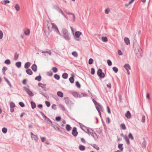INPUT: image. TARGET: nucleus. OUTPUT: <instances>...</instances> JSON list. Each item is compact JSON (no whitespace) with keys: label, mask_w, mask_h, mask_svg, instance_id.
I'll use <instances>...</instances> for the list:
<instances>
[{"label":"nucleus","mask_w":152,"mask_h":152,"mask_svg":"<svg viewBox=\"0 0 152 152\" xmlns=\"http://www.w3.org/2000/svg\"><path fill=\"white\" fill-rule=\"evenodd\" d=\"M51 25V23L48 21L45 20L44 22L43 31L46 37H48L50 35L52 31V28H50Z\"/></svg>","instance_id":"1"},{"label":"nucleus","mask_w":152,"mask_h":152,"mask_svg":"<svg viewBox=\"0 0 152 152\" xmlns=\"http://www.w3.org/2000/svg\"><path fill=\"white\" fill-rule=\"evenodd\" d=\"M62 32L63 33V37L66 40L69 41L70 39L69 33L66 29L63 28L62 30Z\"/></svg>","instance_id":"2"},{"label":"nucleus","mask_w":152,"mask_h":152,"mask_svg":"<svg viewBox=\"0 0 152 152\" xmlns=\"http://www.w3.org/2000/svg\"><path fill=\"white\" fill-rule=\"evenodd\" d=\"M39 113L41 114L45 120L50 125H53L52 121L41 111H39Z\"/></svg>","instance_id":"3"},{"label":"nucleus","mask_w":152,"mask_h":152,"mask_svg":"<svg viewBox=\"0 0 152 152\" xmlns=\"http://www.w3.org/2000/svg\"><path fill=\"white\" fill-rule=\"evenodd\" d=\"M24 90L28 94V95L31 97H32L34 96V94L31 91L30 89L26 87H23Z\"/></svg>","instance_id":"4"},{"label":"nucleus","mask_w":152,"mask_h":152,"mask_svg":"<svg viewBox=\"0 0 152 152\" xmlns=\"http://www.w3.org/2000/svg\"><path fill=\"white\" fill-rule=\"evenodd\" d=\"M97 74V75L100 78H103L105 77V74L102 72V69H98Z\"/></svg>","instance_id":"5"},{"label":"nucleus","mask_w":152,"mask_h":152,"mask_svg":"<svg viewBox=\"0 0 152 152\" xmlns=\"http://www.w3.org/2000/svg\"><path fill=\"white\" fill-rule=\"evenodd\" d=\"M78 134V132L77 131V128L76 127H74L72 129V134L74 137H76Z\"/></svg>","instance_id":"6"},{"label":"nucleus","mask_w":152,"mask_h":152,"mask_svg":"<svg viewBox=\"0 0 152 152\" xmlns=\"http://www.w3.org/2000/svg\"><path fill=\"white\" fill-rule=\"evenodd\" d=\"M91 131H90L89 129H87V131H85V132L87 133L88 134H90L91 135L93 136V137L95 138L94 135V133L93 132L94 131L93 130L91 129H90Z\"/></svg>","instance_id":"7"},{"label":"nucleus","mask_w":152,"mask_h":152,"mask_svg":"<svg viewBox=\"0 0 152 152\" xmlns=\"http://www.w3.org/2000/svg\"><path fill=\"white\" fill-rule=\"evenodd\" d=\"M31 135L33 140H35L36 142L38 141V137L37 136L34 134L32 132H31Z\"/></svg>","instance_id":"8"},{"label":"nucleus","mask_w":152,"mask_h":152,"mask_svg":"<svg viewBox=\"0 0 152 152\" xmlns=\"http://www.w3.org/2000/svg\"><path fill=\"white\" fill-rule=\"evenodd\" d=\"M74 77L75 75L74 74L72 73L71 74V77L69 79V81L71 83H74L75 80Z\"/></svg>","instance_id":"9"},{"label":"nucleus","mask_w":152,"mask_h":152,"mask_svg":"<svg viewBox=\"0 0 152 152\" xmlns=\"http://www.w3.org/2000/svg\"><path fill=\"white\" fill-rule=\"evenodd\" d=\"M92 101L95 104V106L97 105L100 108L101 110H102V107L99 103H97L94 99H92Z\"/></svg>","instance_id":"10"},{"label":"nucleus","mask_w":152,"mask_h":152,"mask_svg":"<svg viewBox=\"0 0 152 152\" xmlns=\"http://www.w3.org/2000/svg\"><path fill=\"white\" fill-rule=\"evenodd\" d=\"M64 99L65 100V102L66 105L67 106L69 105V102L70 101L69 98L68 97H64Z\"/></svg>","instance_id":"11"},{"label":"nucleus","mask_w":152,"mask_h":152,"mask_svg":"<svg viewBox=\"0 0 152 152\" xmlns=\"http://www.w3.org/2000/svg\"><path fill=\"white\" fill-rule=\"evenodd\" d=\"M125 115L128 119H130L131 117V114L129 111H127Z\"/></svg>","instance_id":"12"},{"label":"nucleus","mask_w":152,"mask_h":152,"mask_svg":"<svg viewBox=\"0 0 152 152\" xmlns=\"http://www.w3.org/2000/svg\"><path fill=\"white\" fill-rule=\"evenodd\" d=\"M82 33L79 31H77L75 33V36L77 38H79Z\"/></svg>","instance_id":"13"},{"label":"nucleus","mask_w":152,"mask_h":152,"mask_svg":"<svg viewBox=\"0 0 152 152\" xmlns=\"http://www.w3.org/2000/svg\"><path fill=\"white\" fill-rule=\"evenodd\" d=\"M31 68L32 69L34 72H36L37 70V66L36 64H33L32 65Z\"/></svg>","instance_id":"14"},{"label":"nucleus","mask_w":152,"mask_h":152,"mask_svg":"<svg viewBox=\"0 0 152 152\" xmlns=\"http://www.w3.org/2000/svg\"><path fill=\"white\" fill-rule=\"evenodd\" d=\"M79 125H80V127L81 128V129L83 130L84 131H85V129H88L84 125L82 124H81L80 123H79Z\"/></svg>","instance_id":"15"},{"label":"nucleus","mask_w":152,"mask_h":152,"mask_svg":"<svg viewBox=\"0 0 152 152\" xmlns=\"http://www.w3.org/2000/svg\"><path fill=\"white\" fill-rule=\"evenodd\" d=\"M26 72L27 74L29 75H31L33 74V72L30 69H27L26 70Z\"/></svg>","instance_id":"16"},{"label":"nucleus","mask_w":152,"mask_h":152,"mask_svg":"<svg viewBox=\"0 0 152 152\" xmlns=\"http://www.w3.org/2000/svg\"><path fill=\"white\" fill-rule=\"evenodd\" d=\"M124 67L126 70L131 69V67L128 64H125L124 66Z\"/></svg>","instance_id":"17"},{"label":"nucleus","mask_w":152,"mask_h":152,"mask_svg":"<svg viewBox=\"0 0 152 152\" xmlns=\"http://www.w3.org/2000/svg\"><path fill=\"white\" fill-rule=\"evenodd\" d=\"M31 65V63L29 62H28L25 64L24 68L25 69H28Z\"/></svg>","instance_id":"18"},{"label":"nucleus","mask_w":152,"mask_h":152,"mask_svg":"<svg viewBox=\"0 0 152 152\" xmlns=\"http://www.w3.org/2000/svg\"><path fill=\"white\" fill-rule=\"evenodd\" d=\"M124 41L125 43L127 45H128L130 44L129 40L128 38L125 37L124 38Z\"/></svg>","instance_id":"19"},{"label":"nucleus","mask_w":152,"mask_h":152,"mask_svg":"<svg viewBox=\"0 0 152 152\" xmlns=\"http://www.w3.org/2000/svg\"><path fill=\"white\" fill-rule=\"evenodd\" d=\"M57 11L61 13L67 19V18L64 12H63V11L61 10V9L59 8Z\"/></svg>","instance_id":"20"},{"label":"nucleus","mask_w":152,"mask_h":152,"mask_svg":"<svg viewBox=\"0 0 152 152\" xmlns=\"http://www.w3.org/2000/svg\"><path fill=\"white\" fill-rule=\"evenodd\" d=\"M31 107L32 109H34L36 107L35 103L33 101H31Z\"/></svg>","instance_id":"21"},{"label":"nucleus","mask_w":152,"mask_h":152,"mask_svg":"<svg viewBox=\"0 0 152 152\" xmlns=\"http://www.w3.org/2000/svg\"><path fill=\"white\" fill-rule=\"evenodd\" d=\"M72 95L75 97L77 98L80 95L76 92H73L72 93Z\"/></svg>","instance_id":"22"},{"label":"nucleus","mask_w":152,"mask_h":152,"mask_svg":"<svg viewBox=\"0 0 152 152\" xmlns=\"http://www.w3.org/2000/svg\"><path fill=\"white\" fill-rule=\"evenodd\" d=\"M51 126H52L55 130H57L60 132H61L60 129L57 126L53 124V125H51Z\"/></svg>","instance_id":"23"},{"label":"nucleus","mask_w":152,"mask_h":152,"mask_svg":"<svg viewBox=\"0 0 152 152\" xmlns=\"http://www.w3.org/2000/svg\"><path fill=\"white\" fill-rule=\"evenodd\" d=\"M41 76L40 75H39V76L36 77L35 78V80H37L39 82L41 80Z\"/></svg>","instance_id":"24"},{"label":"nucleus","mask_w":152,"mask_h":152,"mask_svg":"<svg viewBox=\"0 0 152 152\" xmlns=\"http://www.w3.org/2000/svg\"><path fill=\"white\" fill-rule=\"evenodd\" d=\"M124 139L128 145H129L130 143V142L129 139L127 137V136L126 135L124 137Z\"/></svg>","instance_id":"25"},{"label":"nucleus","mask_w":152,"mask_h":152,"mask_svg":"<svg viewBox=\"0 0 152 152\" xmlns=\"http://www.w3.org/2000/svg\"><path fill=\"white\" fill-rule=\"evenodd\" d=\"M67 14H68L69 15H71L72 16H71V17L72 18L73 20V21H75V16L74 14L70 12H67Z\"/></svg>","instance_id":"26"},{"label":"nucleus","mask_w":152,"mask_h":152,"mask_svg":"<svg viewBox=\"0 0 152 152\" xmlns=\"http://www.w3.org/2000/svg\"><path fill=\"white\" fill-rule=\"evenodd\" d=\"M68 75L67 73L64 72L62 75V77L64 79H66L68 78Z\"/></svg>","instance_id":"27"},{"label":"nucleus","mask_w":152,"mask_h":152,"mask_svg":"<svg viewBox=\"0 0 152 152\" xmlns=\"http://www.w3.org/2000/svg\"><path fill=\"white\" fill-rule=\"evenodd\" d=\"M54 31L57 34L59 35H61V34L60 33L59 31L58 30V28L56 27V28L53 29Z\"/></svg>","instance_id":"28"},{"label":"nucleus","mask_w":152,"mask_h":152,"mask_svg":"<svg viewBox=\"0 0 152 152\" xmlns=\"http://www.w3.org/2000/svg\"><path fill=\"white\" fill-rule=\"evenodd\" d=\"M57 95L58 96L61 97H62L63 96V93L61 91H58L57 92Z\"/></svg>","instance_id":"29"},{"label":"nucleus","mask_w":152,"mask_h":152,"mask_svg":"<svg viewBox=\"0 0 152 152\" xmlns=\"http://www.w3.org/2000/svg\"><path fill=\"white\" fill-rule=\"evenodd\" d=\"M91 145L94 148L96 149L98 151L99 150V147L96 145L95 144H93V145Z\"/></svg>","instance_id":"30"},{"label":"nucleus","mask_w":152,"mask_h":152,"mask_svg":"<svg viewBox=\"0 0 152 152\" xmlns=\"http://www.w3.org/2000/svg\"><path fill=\"white\" fill-rule=\"evenodd\" d=\"M79 149L81 151H83L85 149V147L83 145H80L79 146Z\"/></svg>","instance_id":"31"},{"label":"nucleus","mask_w":152,"mask_h":152,"mask_svg":"<svg viewBox=\"0 0 152 152\" xmlns=\"http://www.w3.org/2000/svg\"><path fill=\"white\" fill-rule=\"evenodd\" d=\"M71 127L69 124H67L66 125V129L68 131H69L71 129Z\"/></svg>","instance_id":"32"},{"label":"nucleus","mask_w":152,"mask_h":152,"mask_svg":"<svg viewBox=\"0 0 152 152\" xmlns=\"http://www.w3.org/2000/svg\"><path fill=\"white\" fill-rule=\"evenodd\" d=\"M21 63L20 62H18L16 63L15 65L18 68H20L21 66Z\"/></svg>","instance_id":"33"},{"label":"nucleus","mask_w":152,"mask_h":152,"mask_svg":"<svg viewBox=\"0 0 152 152\" xmlns=\"http://www.w3.org/2000/svg\"><path fill=\"white\" fill-rule=\"evenodd\" d=\"M15 7V10L17 11H18L20 10V7L19 5L18 4H16Z\"/></svg>","instance_id":"34"},{"label":"nucleus","mask_w":152,"mask_h":152,"mask_svg":"<svg viewBox=\"0 0 152 152\" xmlns=\"http://www.w3.org/2000/svg\"><path fill=\"white\" fill-rule=\"evenodd\" d=\"M41 53H48V54L50 56L51 55L52 53L50 51H42Z\"/></svg>","instance_id":"35"},{"label":"nucleus","mask_w":152,"mask_h":152,"mask_svg":"<svg viewBox=\"0 0 152 152\" xmlns=\"http://www.w3.org/2000/svg\"><path fill=\"white\" fill-rule=\"evenodd\" d=\"M123 144H120L118 145V147L120 150L121 151H122L123 150V148L122 147Z\"/></svg>","instance_id":"36"},{"label":"nucleus","mask_w":152,"mask_h":152,"mask_svg":"<svg viewBox=\"0 0 152 152\" xmlns=\"http://www.w3.org/2000/svg\"><path fill=\"white\" fill-rule=\"evenodd\" d=\"M30 33V31L29 29H28L24 31V34L26 35H28Z\"/></svg>","instance_id":"37"},{"label":"nucleus","mask_w":152,"mask_h":152,"mask_svg":"<svg viewBox=\"0 0 152 152\" xmlns=\"http://www.w3.org/2000/svg\"><path fill=\"white\" fill-rule=\"evenodd\" d=\"M19 56V54L17 53H15L14 57V59L15 60H16L18 59Z\"/></svg>","instance_id":"38"},{"label":"nucleus","mask_w":152,"mask_h":152,"mask_svg":"<svg viewBox=\"0 0 152 152\" xmlns=\"http://www.w3.org/2000/svg\"><path fill=\"white\" fill-rule=\"evenodd\" d=\"M102 41L104 42H107L108 40L107 38L106 37H102Z\"/></svg>","instance_id":"39"},{"label":"nucleus","mask_w":152,"mask_h":152,"mask_svg":"<svg viewBox=\"0 0 152 152\" xmlns=\"http://www.w3.org/2000/svg\"><path fill=\"white\" fill-rule=\"evenodd\" d=\"M10 107H15V103L12 102H10Z\"/></svg>","instance_id":"40"},{"label":"nucleus","mask_w":152,"mask_h":152,"mask_svg":"<svg viewBox=\"0 0 152 152\" xmlns=\"http://www.w3.org/2000/svg\"><path fill=\"white\" fill-rule=\"evenodd\" d=\"M54 77L57 80H59L60 78V76L58 74H56L54 75Z\"/></svg>","instance_id":"41"},{"label":"nucleus","mask_w":152,"mask_h":152,"mask_svg":"<svg viewBox=\"0 0 152 152\" xmlns=\"http://www.w3.org/2000/svg\"><path fill=\"white\" fill-rule=\"evenodd\" d=\"M2 132L4 134L6 133L7 131V129L5 128L4 127L2 129Z\"/></svg>","instance_id":"42"},{"label":"nucleus","mask_w":152,"mask_h":152,"mask_svg":"<svg viewBox=\"0 0 152 152\" xmlns=\"http://www.w3.org/2000/svg\"><path fill=\"white\" fill-rule=\"evenodd\" d=\"M4 63L9 65L11 64V62L9 59H7L5 61Z\"/></svg>","instance_id":"43"},{"label":"nucleus","mask_w":152,"mask_h":152,"mask_svg":"<svg viewBox=\"0 0 152 152\" xmlns=\"http://www.w3.org/2000/svg\"><path fill=\"white\" fill-rule=\"evenodd\" d=\"M7 69V68L6 66H4L2 69V72L5 75V71Z\"/></svg>","instance_id":"44"},{"label":"nucleus","mask_w":152,"mask_h":152,"mask_svg":"<svg viewBox=\"0 0 152 152\" xmlns=\"http://www.w3.org/2000/svg\"><path fill=\"white\" fill-rule=\"evenodd\" d=\"M120 126L121 127V129L123 130H125L126 129V127L124 124H121Z\"/></svg>","instance_id":"45"},{"label":"nucleus","mask_w":152,"mask_h":152,"mask_svg":"<svg viewBox=\"0 0 152 152\" xmlns=\"http://www.w3.org/2000/svg\"><path fill=\"white\" fill-rule=\"evenodd\" d=\"M76 86L78 88H80L81 86L79 82L78 81L76 82Z\"/></svg>","instance_id":"46"},{"label":"nucleus","mask_w":152,"mask_h":152,"mask_svg":"<svg viewBox=\"0 0 152 152\" xmlns=\"http://www.w3.org/2000/svg\"><path fill=\"white\" fill-rule=\"evenodd\" d=\"M113 70L115 72L117 73L118 71V68L116 67H113Z\"/></svg>","instance_id":"47"},{"label":"nucleus","mask_w":152,"mask_h":152,"mask_svg":"<svg viewBox=\"0 0 152 152\" xmlns=\"http://www.w3.org/2000/svg\"><path fill=\"white\" fill-rule=\"evenodd\" d=\"M51 24L52 25V27L51 28H52L53 29L54 28H56L57 27V26L54 23H51Z\"/></svg>","instance_id":"48"},{"label":"nucleus","mask_w":152,"mask_h":152,"mask_svg":"<svg viewBox=\"0 0 152 152\" xmlns=\"http://www.w3.org/2000/svg\"><path fill=\"white\" fill-rule=\"evenodd\" d=\"M93 61L94 60L92 58H90L88 61V64L90 65L92 64L93 63Z\"/></svg>","instance_id":"49"},{"label":"nucleus","mask_w":152,"mask_h":152,"mask_svg":"<svg viewBox=\"0 0 152 152\" xmlns=\"http://www.w3.org/2000/svg\"><path fill=\"white\" fill-rule=\"evenodd\" d=\"M52 69L53 70V72L54 73L58 71L57 68L56 67H53Z\"/></svg>","instance_id":"50"},{"label":"nucleus","mask_w":152,"mask_h":152,"mask_svg":"<svg viewBox=\"0 0 152 152\" xmlns=\"http://www.w3.org/2000/svg\"><path fill=\"white\" fill-rule=\"evenodd\" d=\"M72 55H73L75 57H77L78 56L77 53L76 51L73 52H72Z\"/></svg>","instance_id":"51"},{"label":"nucleus","mask_w":152,"mask_h":152,"mask_svg":"<svg viewBox=\"0 0 152 152\" xmlns=\"http://www.w3.org/2000/svg\"><path fill=\"white\" fill-rule=\"evenodd\" d=\"M128 136L129 138H130L131 140H133L134 139V137L131 133H130L129 134Z\"/></svg>","instance_id":"52"},{"label":"nucleus","mask_w":152,"mask_h":152,"mask_svg":"<svg viewBox=\"0 0 152 152\" xmlns=\"http://www.w3.org/2000/svg\"><path fill=\"white\" fill-rule=\"evenodd\" d=\"M3 2L2 4L5 5L7 3H9L10 2V1L8 0H4L3 1Z\"/></svg>","instance_id":"53"},{"label":"nucleus","mask_w":152,"mask_h":152,"mask_svg":"<svg viewBox=\"0 0 152 152\" xmlns=\"http://www.w3.org/2000/svg\"><path fill=\"white\" fill-rule=\"evenodd\" d=\"M91 73L92 75H94L95 74V71L94 68H92L91 69Z\"/></svg>","instance_id":"54"},{"label":"nucleus","mask_w":152,"mask_h":152,"mask_svg":"<svg viewBox=\"0 0 152 152\" xmlns=\"http://www.w3.org/2000/svg\"><path fill=\"white\" fill-rule=\"evenodd\" d=\"M45 103L47 107H49L50 106V103L49 102L46 101Z\"/></svg>","instance_id":"55"},{"label":"nucleus","mask_w":152,"mask_h":152,"mask_svg":"<svg viewBox=\"0 0 152 152\" xmlns=\"http://www.w3.org/2000/svg\"><path fill=\"white\" fill-rule=\"evenodd\" d=\"M19 104L21 107H24L25 106L24 104L22 102H19Z\"/></svg>","instance_id":"56"},{"label":"nucleus","mask_w":152,"mask_h":152,"mask_svg":"<svg viewBox=\"0 0 152 152\" xmlns=\"http://www.w3.org/2000/svg\"><path fill=\"white\" fill-rule=\"evenodd\" d=\"M107 63L108 65L109 66H111L112 65V62L110 60H107Z\"/></svg>","instance_id":"57"},{"label":"nucleus","mask_w":152,"mask_h":152,"mask_svg":"<svg viewBox=\"0 0 152 152\" xmlns=\"http://www.w3.org/2000/svg\"><path fill=\"white\" fill-rule=\"evenodd\" d=\"M56 120L57 121H59L61 119V117L60 116H57L56 118Z\"/></svg>","instance_id":"58"},{"label":"nucleus","mask_w":152,"mask_h":152,"mask_svg":"<svg viewBox=\"0 0 152 152\" xmlns=\"http://www.w3.org/2000/svg\"><path fill=\"white\" fill-rule=\"evenodd\" d=\"M38 86L39 87H41L42 86H46V84H42L40 83H38Z\"/></svg>","instance_id":"59"},{"label":"nucleus","mask_w":152,"mask_h":152,"mask_svg":"<svg viewBox=\"0 0 152 152\" xmlns=\"http://www.w3.org/2000/svg\"><path fill=\"white\" fill-rule=\"evenodd\" d=\"M3 37V33L0 30V39H1Z\"/></svg>","instance_id":"60"},{"label":"nucleus","mask_w":152,"mask_h":152,"mask_svg":"<svg viewBox=\"0 0 152 152\" xmlns=\"http://www.w3.org/2000/svg\"><path fill=\"white\" fill-rule=\"evenodd\" d=\"M60 107L61 108V109L63 110H65V107H64V106L62 105V104H60Z\"/></svg>","instance_id":"61"},{"label":"nucleus","mask_w":152,"mask_h":152,"mask_svg":"<svg viewBox=\"0 0 152 152\" xmlns=\"http://www.w3.org/2000/svg\"><path fill=\"white\" fill-rule=\"evenodd\" d=\"M53 72L51 71L48 72L47 73L48 75L49 76H52L53 75Z\"/></svg>","instance_id":"62"},{"label":"nucleus","mask_w":152,"mask_h":152,"mask_svg":"<svg viewBox=\"0 0 152 152\" xmlns=\"http://www.w3.org/2000/svg\"><path fill=\"white\" fill-rule=\"evenodd\" d=\"M145 116L144 115H143L142 117L141 121L143 123L145 122Z\"/></svg>","instance_id":"63"},{"label":"nucleus","mask_w":152,"mask_h":152,"mask_svg":"<svg viewBox=\"0 0 152 152\" xmlns=\"http://www.w3.org/2000/svg\"><path fill=\"white\" fill-rule=\"evenodd\" d=\"M109 9H107L105 10V13L106 14H108L109 13Z\"/></svg>","instance_id":"64"}]
</instances>
